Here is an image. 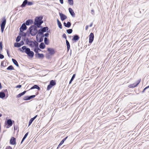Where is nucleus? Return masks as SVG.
Masks as SVG:
<instances>
[{"label":"nucleus","instance_id":"nucleus-61","mask_svg":"<svg viewBox=\"0 0 149 149\" xmlns=\"http://www.w3.org/2000/svg\"><path fill=\"white\" fill-rule=\"evenodd\" d=\"M25 139H24L23 138V139H22V140L21 142V144H22V142H23V141H24V140Z\"/></svg>","mask_w":149,"mask_h":149},{"label":"nucleus","instance_id":"nucleus-29","mask_svg":"<svg viewBox=\"0 0 149 149\" xmlns=\"http://www.w3.org/2000/svg\"><path fill=\"white\" fill-rule=\"evenodd\" d=\"M37 57L38 58H42L44 57V54H43L38 53L37 54Z\"/></svg>","mask_w":149,"mask_h":149},{"label":"nucleus","instance_id":"nucleus-6","mask_svg":"<svg viewBox=\"0 0 149 149\" xmlns=\"http://www.w3.org/2000/svg\"><path fill=\"white\" fill-rule=\"evenodd\" d=\"M56 84V83L55 80H52L50 81L49 84L48 85L47 88V90H49L53 86Z\"/></svg>","mask_w":149,"mask_h":149},{"label":"nucleus","instance_id":"nucleus-27","mask_svg":"<svg viewBox=\"0 0 149 149\" xmlns=\"http://www.w3.org/2000/svg\"><path fill=\"white\" fill-rule=\"evenodd\" d=\"M12 61L15 65L19 67V65L18 63L15 59L14 58H12Z\"/></svg>","mask_w":149,"mask_h":149},{"label":"nucleus","instance_id":"nucleus-32","mask_svg":"<svg viewBox=\"0 0 149 149\" xmlns=\"http://www.w3.org/2000/svg\"><path fill=\"white\" fill-rule=\"evenodd\" d=\"M68 138V136H66L65 138L63 139L60 143L59 146H61L64 143L65 141L66 140V139H67Z\"/></svg>","mask_w":149,"mask_h":149},{"label":"nucleus","instance_id":"nucleus-3","mask_svg":"<svg viewBox=\"0 0 149 149\" xmlns=\"http://www.w3.org/2000/svg\"><path fill=\"white\" fill-rule=\"evenodd\" d=\"M42 19H35L34 22L35 25L38 28L41 27V25L43 23V21L42 20Z\"/></svg>","mask_w":149,"mask_h":149},{"label":"nucleus","instance_id":"nucleus-39","mask_svg":"<svg viewBox=\"0 0 149 149\" xmlns=\"http://www.w3.org/2000/svg\"><path fill=\"white\" fill-rule=\"evenodd\" d=\"M67 32L69 34L71 33L72 32V29H69L66 30Z\"/></svg>","mask_w":149,"mask_h":149},{"label":"nucleus","instance_id":"nucleus-44","mask_svg":"<svg viewBox=\"0 0 149 149\" xmlns=\"http://www.w3.org/2000/svg\"><path fill=\"white\" fill-rule=\"evenodd\" d=\"M43 17L42 16H39L36 17L35 19H43Z\"/></svg>","mask_w":149,"mask_h":149},{"label":"nucleus","instance_id":"nucleus-43","mask_svg":"<svg viewBox=\"0 0 149 149\" xmlns=\"http://www.w3.org/2000/svg\"><path fill=\"white\" fill-rule=\"evenodd\" d=\"M33 120H33V119L32 118H31L29 122V126H30L31 124V123H32V122L33 121Z\"/></svg>","mask_w":149,"mask_h":149},{"label":"nucleus","instance_id":"nucleus-10","mask_svg":"<svg viewBox=\"0 0 149 149\" xmlns=\"http://www.w3.org/2000/svg\"><path fill=\"white\" fill-rule=\"evenodd\" d=\"M36 95H31L30 96H26L24 97L23 100H30L35 97Z\"/></svg>","mask_w":149,"mask_h":149},{"label":"nucleus","instance_id":"nucleus-13","mask_svg":"<svg viewBox=\"0 0 149 149\" xmlns=\"http://www.w3.org/2000/svg\"><path fill=\"white\" fill-rule=\"evenodd\" d=\"M10 144L14 145L16 144V139L14 137H12L10 140Z\"/></svg>","mask_w":149,"mask_h":149},{"label":"nucleus","instance_id":"nucleus-40","mask_svg":"<svg viewBox=\"0 0 149 149\" xmlns=\"http://www.w3.org/2000/svg\"><path fill=\"white\" fill-rule=\"evenodd\" d=\"M44 37V35L43 36H41L40 39H39V40H38V42H42L43 40V37Z\"/></svg>","mask_w":149,"mask_h":149},{"label":"nucleus","instance_id":"nucleus-38","mask_svg":"<svg viewBox=\"0 0 149 149\" xmlns=\"http://www.w3.org/2000/svg\"><path fill=\"white\" fill-rule=\"evenodd\" d=\"M136 86L135 83L131 84L128 86L129 88H134Z\"/></svg>","mask_w":149,"mask_h":149},{"label":"nucleus","instance_id":"nucleus-22","mask_svg":"<svg viewBox=\"0 0 149 149\" xmlns=\"http://www.w3.org/2000/svg\"><path fill=\"white\" fill-rule=\"evenodd\" d=\"M64 25L65 27L69 28L71 26V24L69 22H68L67 23L64 22Z\"/></svg>","mask_w":149,"mask_h":149},{"label":"nucleus","instance_id":"nucleus-25","mask_svg":"<svg viewBox=\"0 0 149 149\" xmlns=\"http://www.w3.org/2000/svg\"><path fill=\"white\" fill-rule=\"evenodd\" d=\"M6 94L3 91L0 92V98L3 99L5 97Z\"/></svg>","mask_w":149,"mask_h":149},{"label":"nucleus","instance_id":"nucleus-37","mask_svg":"<svg viewBox=\"0 0 149 149\" xmlns=\"http://www.w3.org/2000/svg\"><path fill=\"white\" fill-rule=\"evenodd\" d=\"M75 74H74L73 75V76H72L70 80V82H69V84H70L71 83V82H72V81H73V80H74V79L75 77Z\"/></svg>","mask_w":149,"mask_h":149},{"label":"nucleus","instance_id":"nucleus-5","mask_svg":"<svg viewBox=\"0 0 149 149\" xmlns=\"http://www.w3.org/2000/svg\"><path fill=\"white\" fill-rule=\"evenodd\" d=\"M25 53L29 57L32 58L34 55V52L31 51L30 48H27L26 50L24 51Z\"/></svg>","mask_w":149,"mask_h":149},{"label":"nucleus","instance_id":"nucleus-24","mask_svg":"<svg viewBox=\"0 0 149 149\" xmlns=\"http://www.w3.org/2000/svg\"><path fill=\"white\" fill-rule=\"evenodd\" d=\"M26 91H24L23 92L19 94L16 96V97L18 98L24 95L26 93Z\"/></svg>","mask_w":149,"mask_h":149},{"label":"nucleus","instance_id":"nucleus-42","mask_svg":"<svg viewBox=\"0 0 149 149\" xmlns=\"http://www.w3.org/2000/svg\"><path fill=\"white\" fill-rule=\"evenodd\" d=\"M3 91L5 93L6 95H7V97L8 96V90L7 89L3 90Z\"/></svg>","mask_w":149,"mask_h":149},{"label":"nucleus","instance_id":"nucleus-41","mask_svg":"<svg viewBox=\"0 0 149 149\" xmlns=\"http://www.w3.org/2000/svg\"><path fill=\"white\" fill-rule=\"evenodd\" d=\"M21 38V36H18L16 39V42H19L20 40V38Z\"/></svg>","mask_w":149,"mask_h":149},{"label":"nucleus","instance_id":"nucleus-53","mask_svg":"<svg viewBox=\"0 0 149 149\" xmlns=\"http://www.w3.org/2000/svg\"><path fill=\"white\" fill-rule=\"evenodd\" d=\"M46 57L47 58H49V54H46Z\"/></svg>","mask_w":149,"mask_h":149},{"label":"nucleus","instance_id":"nucleus-46","mask_svg":"<svg viewBox=\"0 0 149 149\" xmlns=\"http://www.w3.org/2000/svg\"><path fill=\"white\" fill-rule=\"evenodd\" d=\"M141 79H140L139 80H138V81H136V86H137V85L139 84L140 82Z\"/></svg>","mask_w":149,"mask_h":149},{"label":"nucleus","instance_id":"nucleus-48","mask_svg":"<svg viewBox=\"0 0 149 149\" xmlns=\"http://www.w3.org/2000/svg\"><path fill=\"white\" fill-rule=\"evenodd\" d=\"M62 37L65 39L66 40V38H67V36H66V35L65 34V33H63L62 35Z\"/></svg>","mask_w":149,"mask_h":149},{"label":"nucleus","instance_id":"nucleus-59","mask_svg":"<svg viewBox=\"0 0 149 149\" xmlns=\"http://www.w3.org/2000/svg\"><path fill=\"white\" fill-rule=\"evenodd\" d=\"M37 116V115L35 116L33 118H32L33 119V120H34L36 118Z\"/></svg>","mask_w":149,"mask_h":149},{"label":"nucleus","instance_id":"nucleus-30","mask_svg":"<svg viewBox=\"0 0 149 149\" xmlns=\"http://www.w3.org/2000/svg\"><path fill=\"white\" fill-rule=\"evenodd\" d=\"M57 22L59 27L60 29H61L62 28V25L61 23V22L59 20V19H57Z\"/></svg>","mask_w":149,"mask_h":149},{"label":"nucleus","instance_id":"nucleus-21","mask_svg":"<svg viewBox=\"0 0 149 149\" xmlns=\"http://www.w3.org/2000/svg\"><path fill=\"white\" fill-rule=\"evenodd\" d=\"M37 89L38 90H40V88L37 85H34L30 89Z\"/></svg>","mask_w":149,"mask_h":149},{"label":"nucleus","instance_id":"nucleus-2","mask_svg":"<svg viewBox=\"0 0 149 149\" xmlns=\"http://www.w3.org/2000/svg\"><path fill=\"white\" fill-rule=\"evenodd\" d=\"M33 4L32 2L29 1L28 0H24L23 2L21 7L22 8H24L26 6V5L31 6Z\"/></svg>","mask_w":149,"mask_h":149},{"label":"nucleus","instance_id":"nucleus-49","mask_svg":"<svg viewBox=\"0 0 149 149\" xmlns=\"http://www.w3.org/2000/svg\"><path fill=\"white\" fill-rule=\"evenodd\" d=\"M49 34L48 33H45L44 35V36L45 37H48L49 36Z\"/></svg>","mask_w":149,"mask_h":149},{"label":"nucleus","instance_id":"nucleus-64","mask_svg":"<svg viewBox=\"0 0 149 149\" xmlns=\"http://www.w3.org/2000/svg\"><path fill=\"white\" fill-rule=\"evenodd\" d=\"M1 66H4L3 64V62H2L1 64Z\"/></svg>","mask_w":149,"mask_h":149},{"label":"nucleus","instance_id":"nucleus-16","mask_svg":"<svg viewBox=\"0 0 149 149\" xmlns=\"http://www.w3.org/2000/svg\"><path fill=\"white\" fill-rule=\"evenodd\" d=\"M79 39V37L78 35L75 34L73 36V38L72 39V40L76 41L78 40Z\"/></svg>","mask_w":149,"mask_h":149},{"label":"nucleus","instance_id":"nucleus-17","mask_svg":"<svg viewBox=\"0 0 149 149\" xmlns=\"http://www.w3.org/2000/svg\"><path fill=\"white\" fill-rule=\"evenodd\" d=\"M21 29L22 31H24L26 29L27 27L26 25L24 23L23 24L20 28V29Z\"/></svg>","mask_w":149,"mask_h":149},{"label":"nucleus","instance_id":"nucleus-52","mask_svg":"<svg viewBox=\"0 0 149 149\" xmlns=\"http://www.w3.org/2000/svg\"><path fill=\"white\" fill-rule=\"evenodd\" d=\"M22 86L20 85H18L17 86H16V88H21Z\"/></svg>","mask_w":149,"mask_h":149},{"label":"nucleus","instance_id":"nucleus-23","mask_svg":"<svg viewBox=\"0 0 149 149\" xmlns=\"http://www.w3.org/2000/svg\"><path fill=\"white\" fill-rule=\"evenodd\" d=\"M27 48H27L26 46H23L22 47V48H19V51L22 52H24V50H26Z\"/></svg>","mask_w":149,"mask_h":149},{"label":"nucleus","instance_id":"nucleus-7","mask_svg":"<svg viewBox=\"0 0 149 149\" xmlns=\"http://www.w3.org/2000/svg\"><path fill=\"white\" fill-rule=\"evenodd\" d=\"M13 122L14 123V121L12 120L11 119H9L7 120L6 122V123L7 125L6 128H8L12 126L13 124Z\"/></svg>","mask_w":149,"mask_h":149},{"label":"nucleus","instance_id":"nucleus-56","mask_svg":"<svg viewBox=\"0 0 149 149\" xmlns=\"http://www.w3.org/2000/svg\"><path fill=\"white\" fill-rule=\"evenodd\" d=\"M91 13L93 15H94V11L93 9H92L91 10Z\"/></svg>","mask_w":149,"mask_h":149},{"label":"nucleus","instance_id":"nucleus-57","mask_svg":"<svg viewBox=\"0 0 149 149\" xmlns=\"http://www.w3.org/2000/svg\"><path fill=\"white\" fill-rule=\"evenodd\" d=\"M36 40L38 42V40H39V39L38 38V35H37L36 36Z\"/></svg>","mask_w":149,"mask_h":149},{"label":"nucleus","instance_id":"nucleus-55","mask_svg":"<svg viewBox=\"0 0 149 149\" xmlns=\"http://www.w3.org/2000/svg\"><path fill=\"white\" fill-rule=\"evenodd\" d=\"M61 4H63V0H59Z\"/></svg>","mask_w":149,"mask_h":149},{"label":"nucleus","instance_id":"nucleus-35","mask_svg":"<svg viewBox=\"0 0 149 149\" xmlns=\"http://www.w3.org/2000/svg\"><path fill=\"white\" fill-rule=\"evenodd\" d=\"M68 3L71 6H73L74 4L73 0H68Z\"/></svg>","mask_w":149,"mask_h":149},{"label":"nucleus","instance_id":"nucleus-9","mask_svg":"<svg viewBox=\"0 0 149 149\" xmlns=\"http://www.w3.org/2000/svg\"><path fill=\"white\" fill-rule=\"evenodd\" d=\"M47 51L49 52V54L51 56L54 55L55 52L54 49L52 48H48Z\"/></svg>","mask_w":149,"mask_h":149},{"label":"nucleus","instance_id":"nucleus-47","mask_svg":"<svg viewBox=\"0 0 149 149\" xmlns=\"http://www.w3.org/2000/svg\"><path fill=\"white\" fill-rule=\"evenodd\" d=\"M28 132H27L24 135V137H23L24 139H26V138L28 134Z\"/></svg>","mask_w":149,"mask_h":149},{"label":"nucleus","instance_id":"nucleus-19","mask_svg":"<svg viewBox=\"0 0 149 149\" xmlns=\"http://www.w3.org/2000/svg\"><path fill=\"white\" fill-rule=\"evenodd\" d=\"M23 31H22L21 29H20V31L21 32L19 34V36H21L22 37H25L26 36V33H25L23 32Z\"/></svg>","mask_w":149,"mask_h":149},{"label":"nucleus","instance_id":"nucleus-62","mask_svg":"<svg viewBox=\"0 0 149 149\" xmlns=\"http://www.w3.org/2000/svg\"><path fill=\"white\" fill-rule=\"evenodd\" d=\"M88 25H87L86 27V30H87L88 28Z\"/></svg>","mask_w":149,"mask_h":149},{"label":"nucleus","instance_id":"nucleus-18","mask_svg":"<svg viewBox=\"0 0 149 149\" xmlns=\"http://www.w3.org/2000/svg\"><path fill=\"white\" fill-rule=\"evenodd\" d=\"M33 22V20L32 19H28L26 22V25H29L32 24Z\"/></svg>","mask_w":149,"mask_h":149},{"label":"nucleus","instance_id":"nucleus-63","mask_svg":"<svg viewBox=\"0 0 149 149\" xmlns=\"http://www.w3.org/2000/svg\"><path fill=\"white\" fill-rule=\"evenodd\" d=\"M92 25H93V23H92H92L91 24H90V25H89V26H90V27H91L92 26Z\"/></svg>","mask_w":149,"mask_h":149},{"label":"nucleus","instance_id":"nucleus-26","mask_svg":"<svg viewBox=\"0 0 149 149\" xmlns=\"http://www.w3.org/2000/svg\"><path fill=\"white\" fill-rule=\"evenodd\" d=\"M66 44L67 46V51H68L70 48V45L69 41L67 40H66Z\"/></svg>","mask_w":149,"mask_h":149},{"label":"nucleus","instance_id":"nucleus-1","mask_svg":"<svg viewBox=\"0 0 149 149\" xmlns=\"http://www.w3.org/2000/svg\"><path fill=\"white\" fill-rule=\"evenodd\" d=\"M29 30L30 34L32 36L36 35L38 31L37 27L33 26H31Z\"/></svg>","mask_w":149,"mask_h":149},{"label":"nucleus","instance_id":"nucleus-28","mask_svg":"<svg viewBox=\"0 0 149 149\" xmlns=\"http://www.w3.org/2000/svg\"><path fill=\"white\" fill-rule=\"evenodd\" d=\"M45 46L43 42H41L39 45L40 48L42 49H43L45 48Z\"/></svg>","mask_w":149,"mask_h":149},{"label":"nucleus","instance_id":"nucleus-31","mask_svg":"<svg viewBox=\"0 0 149 149\" xmlns=\"http://www.w3.org/2000/svg\"><path fill=\"white\" fill-rule=\"evenodd\" d=\"M44 42L46 45H48L49 43V40L47 37L44 38Z\"/></svg>","mask_w":149,"mask_h":149},{"label":"nucleus","instance_id":"nucleus-51","mask_svg":"<svg viewBox=\"0 0 149 149\" xmlns=\"http://www.w3.org/2000/svg\"><path fill=\"white\" fill-rule=\"evenodd\" d=\"M4 27H1V31L2 33L3 32Z\"/></svg>","mask_w":149,"mask_h":149},{"label":"nucleus","instance_id":"nucleus-34","mask_svg":"<svg viewBox=\"0 0 149 149\" xmlns=\"http://www.w3.org/2000/svg\"><path fill=\"white\" fill-rule=\"evenodd\" d=\"M38 34H40V35H42V36L44 35L43 34L44 32L41 28L40 29H39L38 30Z\"/></svg>","mask_w":149,"mask_h":149},{"label":"nucleus","instance_id":"nucleus-15","mask_svg":"<svg viewBox=\"0 0 149 149\" xmlns=\"http://www.w3.org/2000/svg\"><path fill=\"white\" fill-rule=\"evenodd\" d=\"M6 19H2L1 21V27H4L6 23Z\"/></svg>","mask_w":149,"mask_h":149},{"label":"nucleus","instance_id":"nucleus-50","mask_svg":"<svg viewBox=\"0 0 149 149\" xmlns=\"http://www.w3.org/2000/svg\"><path fill=\"white\" fill-rule=\"evenodd\" d=\"M4 56L3 54H0V59H3L4 58Z\"/></svg>","mask_w":149,"mask_h":149},{"label":"nucleus","instance_id":"nucleus-8","mask_svg":"<svg viewBox=\"0 0 149 149\" xmlns=\"http://www.w3.org/2000/svg\"><path fill=\"white\" fill-rule=\"evenodd\" d=\"M34 44V46L35 48L34 49V52L36 53H38V50H40V51L41 50L38 47V43L37 42H35Z\"/></svg>","mask_w":149,"mask_h":149},{"label":"nucleus","instance_id":"nucleus-54","mask_svg":"<svg viewBox=\"0 0 149 149\" xmlns=\"http://www.w3.org/2000/svg\"><path fill=\"white\" fill-rule=\"evenodd\" d=\"M7 55H8V56L10 57V54L9 53V51L8 50H7Z\"/></svg>","mask_w":149,"mask_h":149},{"label":"nucleus","instance_id":"nucleus-20","mask_svg":"<svg viewBox=\"0 0 149 149\" xmlns=\"http://www.w3.org/2000/svg\"><path fill=\"white\" fill-rule=\"evenodd\" d=\"M59 15L60 17V19H67V17L64 14L62 13L59 12Z\"/></svg>","mask_w":149,"mask_h":149},{"label":"nucleus","instance_id":"nucleus-11","mask_svg":"<svg viewBox=\"0 0 149 149\" xmlns=\"http://www.w3.org/2000/svg\"><path fill=\"white\" fill-rule=\"evenodd\" d=\"M24 44V42L23 41H21L19 43L16 42L14 44V46L15 47H19Z\"/></svg>","mask_w":149,"mask_h":149},{"label":"nucleus","instance_id":"nucleus-45","mask_svg":"<svg viewBox=\"0 0 149 149\" xmlns=\"http://www.w3.org/2000/svg\"><path fill=\"white\" fill-rule=\"evenodd\" d=\"M3 48V45L2 42H0V49L1 50H2Z\"/></svg>","mask_w":149,"mask_h":149},{"label":"nucleus","instance_id":"nucleus-33","mask_svg":"<svg viewBox=\"0 0 149 149\" xmlns=\"http://www.w3.org/2000/svg\"><path fill=\"white\" fill-rule=\"evenodd\" d=\"M42 29L43 32H46L47 31H48V27L46 26L45 27H42L41 28Z\"/></svg>","mask_w":149,"mask_h":149},{"label":"nucleus","instance_id":"nucleus-4","mask_svg":"<svg viewBox=\"0 0 149 149\" xmlns=\"http://www.w3.org/2000/svg\"><path fill=\"white\" fill-rule=\"evenodd\" d=\"M36 42L35 40L34 41H33L30 40L28 38H26V43L27 45H29V46L31 47H33L34 46L35 42Z\"/></svg>","mask_w":149,"mask_h":149},{"label":"nucleus","instance_id":"nucleus-58","mask_svg":"<svg viewBox=\"0 0 149 149\" xmlns=\"http://www.w3.org/2000/svg\"><path fill=\"white\" fill-rule=\"evenodd\" d=\"M6 149H12V148L10 146H8L7 147Z\"/></svg>","mask_w":149,"mask_h":149},{"label":"nucleus","instance_id":"nucleus-14","mask_svg":"<svg viewBox=\"0 0 149 149\" xmlns=\"http://www.w3.org/2000/svg\"><path fill=\"white\" fill-rule=\"evenodd\" d=\"M68 10L70 13L72 17L73 18L74 17H75V14L72 8H68Z\"/></svg>","mask_w":149,"mask_h":149},{"label":"nucleus","instance_id":"nucleus-60","mask_svg":"<svg viewBox=\"0 0 149 149\" xmlns=\"http://www.w3.org/2000/svg\"><path fill=\"white\" fill-rule=\"evenodd\" d=\"M146 89V88L145 87L144 89L143 90V91H142V93H144Z\"/></svg>","mask_w":149,"mask_h":149},{"label":"nucleus","instance_id":"nucleus-36","mask_svg":"<svg viewBox=\"0 0 149 149\" xmlns=\"http://www.w3.org/2000/svg\"><path fill=\"white\" fill-rule=\"evenodd\" d=\"M7 70H13L14 68L12 65H10L7 68Z\"/></svg>","mask_w":149,"mask_h":149},{"label":"nucleus","instance_id":"nucleus-12","mask_svg":"<svg viewBox=\"0 0 149 149\" xmlns=\"http://www.w3.org/2000/svg\"><path fill=\"white\" fill-rule=\"evenodd\" d=\"M94 38V35L93 33H91L89 37V42L90 43H91L92 42Z\"/></svg>","mask_w":149,"mask_h":149}]
</instances>
